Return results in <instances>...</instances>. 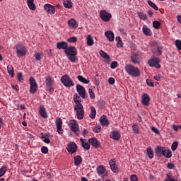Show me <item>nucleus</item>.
<instances>
[{"label":"nucleus","instance_id":"nucleus-1","mask_svg":"<svg viewBox=\"0 0 181 181\" xmlns=\"http://www.w3.org/2000/svg\"><path fill=\"white\" fill-rule=\"evenodd\" d=\"M64 53L66 54L68 60L71 62V63H76L78 60V58H77V48L76 47H67L66 50H64Z\"/></svg>","mask_w":181,"mask_h":181},{"label":"nucleus","instance_id":"nucleus-2","mask_svg":"<svg viewBox=\"0 0 181 181\" xmlns=\"http://www.w3.org/2000/svg\"><path fill=\"white\" fill-rule=\"evenodd\" d=\"M125 71L127 74H129L132 77H139L141 76V71L139 69L131 64H127L125 66Z\"/></svg>","mask_w":181,"mask_h":181},{"label":"nucleus","instance_id":"nucleus-3","mask_svg":"<svg viewBox=\"0 0 181 181\" xmlns=\"http://www.w3.org/2000/svg\"><path fill=\"white\" fill-rule=\"evenodd\" d=\"M61 83H62L64 87H68L69 88L70 87H74V82L68 74H65L61 77Z\"/></svg>","mask_w":181,"mask_h":181},{"label":"nucleus","instance_id":"nucleus-4","mask_svg":"<svg viewBox=\"0 0 181 181\" xmlns=\"http://www.w3.org/2000/svg\"><path fill=\"white\" fill-rule=\"evenodd\" d=\"M16 50L18 57H22L26 54V47L23 46L21 42L16 45Z\"/></svg>","mask_w":181,"mask_h":181},{"label":"nucleus","instance_id":"nucleus-5","mask_svg":"<svg viewBox=\"0 0 181 181\" xmlns=\"http://www.w3.org/2000/svg\"><path fill=\"white\" fill-rule=\"evenodd\" d=\"M53 78L50 76L45 77L46 89L49 93H53L54 89L53 88Z\"/></svg>","mask_w":181,"mask_h":181},{"label":"nucleus","instance_id":"nucleus-6","mask_svg":"<svg viewBox=\"0 0 181 181\" xmlns=\"http://www.w3.org/2000/svg\"><path fill=\"white\" fill-rule=\"evenodd\" d=\"M69 127L71 128V131L74 132L76 135H80V132L78 131V123H77V121L74 119L70 120Z\"/></svg>","mask_w":181,"mask_h":181},{"label":"nucleus","instance_id":"nucleus-7","mask_svg":"<svg viewBox=\"0 0 181 181\" xmlns=\"http://www.w3.org/2000/svg\"><path fill=\"white\" fill-rule=\"evenodd\" d=\"M29 81L30 85V93L35 94V93L37 91V82H36V79L32 76L30 77Z\"/></svg>","mask_w":181,"mask_h":181},{"label":"nucleus","instance_id":"nucleus-8","mask_svg":"<svg viewBox=\"0 0 181 181\" xmlns=\"http://www.w3.org/2000/svg\"><path fill=\"white\" fill-rule=\"evenodd\" d=\"M100 18L103 21V22H110L111 18H112V15L107 12L105 10H101L100 11Z\"/></svg>","mask_w":181,"mask_h":181},{"label":"nucleus","instance_id":"nucleus-9","mask_svg":"<svg viewBox=\"0 0 181 181\" xmlns=\"http://www.w3.org/2000/svg\"><path fill=\"white\" fill-rule=\"evenodd\" d=\"M96 170L98 176H100L101 177H107V176H108V171H107V169L104 165L98 166Z\"/></svg>","mask_w":181,"mask_h":181},{"label":"nucleus","instance_id":"nucleus-10","mask_svg":"<svg viewBox=\"0 0 181 181\" xmlns=\"http://www.w3.org/2000/svg\"><path fill=\"white\" fill-rule=\"evenodd\" d=\"M76 91L78 94H79L80 97L83 98V100H86L87 98L86 93V88L84 86L77 84L76 85Z\"/></svg>","mask_w":181,"mask_h":181},{"label":"nucleus","instance_id":"nucleus-11","mask_svg":"<svg viewBox=\"0 0 181 181\" xmlns=\"http://www.w3.org/2000/svg\"><path fill=\"white\" fill-rule=\"evenodd\" d=\"M160 59L158 57H153L151 59H149L148 63L151 67H156V69H160V64L159 62Z\"/></svg>","mask_w":181,"mask_h":181},{"label":"nucleus","instance_id":"nucleus-12","mask_svg":"<svg viewBox=\"0 0 181 181\" xmlns=\"http://www.w3.org/2000/svg\"><path fill=\"white\" fill-rule=\"evenodd\" d=\"M66 151L71 155H73V153H76V152H77V144H76L75 142L69 143L66 146Z\"/></svg>","mask_w":181,"mask_h":181},{"label":"nucleus","instance_id":"nucleus-13","mask_svg":"<svg viewBox=\"0 0 181 181\" xmlns=\"http://www.w3.org/2000/svg\"><path fill=\"white\" fill-rule=\"evenodd\" d=\"M74 110L76 111V115L78 119H83L84 118V107L83 105L81 107L78 106H74Z\"/></svg>","mask_w":181,"mask_h":181},{"label":"nucleus","instance_id":"nucleus-14","mask_svg":"<svg viewBox=\"0 0 181 181\" xmlns=\"http://www.w3.org/2000/svg\"><path fill=\"white\" fill-rule=\"evenodd\" d=\"M109 165L113 173H118V172H119V170L118 169V166H117V164H115V158L111 159L109 161Z\"/></svg>","mask_w":181,"mask_h":181},{"label":"nucleus","instance_id":"nucleus-15","mask_svg":"<svg viewBox=\"0 0 181 181\" xmlns=\"http://www.w3.org/2000/svg\"><path fill=\"white\" fill-rule=\"evenodd\" d=\"M149 101H151V97L147 93H144L141 97V103L143 105L148 107L149 105Z\"/></svg>","mask_w":181,"mask_h":181},{"label":"nucleus","instance_id":"nucleus-16","mask_svg":"<svg viewBox=\"0 0 181 181\" xmlns=\"http://www.w3.org/2000/svg\"><path fill=\"white\" fill-rule=\"evenodd\" d=\"M55 124L57 125V131L58 134H63V129H62L63 120H62V118H57Z\"/></svg>","mask_w":181,"mask_h":181},{"label":"nucleus","instance_id":"nucleus-17","mask_svg":"<svg viewBox=\"0 0 181 181\" xmlns=\"http://www.w3.org/2000/svg\"><path fill=\"white\" fill-rule=\"evenodd\" d=\"M44 8L47 13H49V15H54V13L56 12L54 6H52L51 4H45L44 6Z\"/></svg>","mask_w":181,"mask_h":181},{"label":"nucleus","instance_id":"nucleus-18","mask_svg":"<svg viewBox=\"0 0 181 181\" xmlns=\"http://www.w3.org/2000/svg\"><path fill=\"white\" fill-rule=\"evenodd\" d=\"M165 147H162V146H157L155 149L156 151V155L158 157L160 158L162 156H163V154L165 153Z\"/></svg>","mask_w":181,"mask_h":181},{"label":"nucleus","instance_id":"nucleus-19","mask_svg":"<svg viewBox=\"0 0 181 181\" xmlns=\"http://www.w3.org/2000/svg\"><path fill=\"white\" fill-rule=\"evenodd\" d=\"M110 137L115 141H119L121 139V133L117 130L112 131Z\"/></svg>","mask_w":181,"mask_h":181},{"label":"nucleus","instance_id":"nucleus-20","mask_svg":"<svg viewBox=\"0 0 181 181\" xmlns=\"http://www.w3.org/2000/svg\"><path fill=\"white\" fill-rule=\"evenodd\" d=\"M100 123L103 127H108V125H110V122L105 115H102L100 117Z\"/></svg>","mask_w":181,"mask_h":181},{"label":"nucleus","instance_id":"nucleus-21","mask_svg":"<svg viewBox=\"0 0 181 181\" xmlns=\"http://www.w3.org/2000/svg\"><path fill=\"white\" fill-rule=\"evenodd\" d=\"M39 114L42 118H47L49 115H47V112H46V108L44 105H41L39 109Z\"/></svg>","mask_w":181,"mask_h":181},{"label":"nucleus","instance_id":"nucleus-22","mask_svg":"<svg viewBox=\"0 0 181 181\" xmlns=\"http://www.w3.org/2000/svg\"><path fill=\"white\" fill-rule=\"evenodd\" d=\"M74 101L76 104L75 107H78V108H80L83 105L81 104V96H78L77 94H75L74 95Z\"/></svg>","mask_w":181,"mask_h":181},{"label":"nucleus","instance_id":"nucleus-23","mask_svg":"<svg viewBox=\"0 0 181 181\" xmlns=\"http://www.w3.org/2000/svg\"><path fill=\"white\" fill-rule=\"evenodd\" d=\"M105 36H106V37L109 40V42H114V40L115 39L114 33H112V31H111V30L106 31L105 33Z\"/></svg>","mask_w":181,"mask_h":181},{"label":"nucleus","instance_id":"nucleus-24","mask_svg":"<svg viewBox=\"0 0 181 181\" xmlns=\"http://www.w3.org/2000/svg\"><path fill=\"white\" fill-rule=\"evenodd\" d=\"M89 143L90 144V145H92V146H93V148H100L101 145L100 144V141H98L95 137L90 139Z\"/></svg>","mask_w":181,"mask_h":181},{"label":"nucleus","instance_id":"nucleus-25","mask_svg":"<svg viewBox=\"0 0 181 181\" xmlns=\"http://www.w3.org/2000/svg\"><path fill=\"white\" fill-rule=\"evenodd\" d=\"M57 47L59 49V50H62V49L66 50V49L69 47V45L64 41L59 42L57 43Z\"/></svg>","mask_w":181,"mask_h":181},{"label":"nucleus","instance_id":"nucleus-26","mask_svg":"<svg viewBox=\"0 0 181 181\" xmlns=\"http://www.w3.org/2000/svg\"><path fill=\"white\" fill-rule=\"evenodd\" d=\"M68 25L69 28H71V29H76L78 26L77 21L74 18H71L68 21Z\"/></svg>","mask_w":181,"mask_h":181},{"label":"nucleus","instance_id":"nucleus-27","mask_svg":"<svg viewBox=\"0 0 181 181\" xmlns=\"http://www.w3.org/2000/svg\"><path fill=\"white\" fill-rule=\"evenodd\" d=\"M80 141L81 142V146L83 148V149L88 151V149H90V144L88 143V141L83 138H81Z\"/></svg>","mask_w":181,"mask_h":181},{"label":"nucleus","instance_id":"nucleus-28","mask_svg":"<svg viewBox=\"0 0 181 181\" xmlns=\"http://www.w3.org/2000/svg\"><path fill=\"white\" fill-rule=\"evenodd\" d=\"M142 31L146 36H152V30H151V28H148L146 25L143 26Z\"/></svg>","mask_w":181,"mask_h":181},{"label":"nucleus","instance_id":"nucleus-29","mask_svg":"<svg viewBox=\"0 0 181 181\" xmlns=\"http://www.w3.org/2000/svg\"><path fill=\"white\" fill-rule=\"evenodd\" d=\"M131 60L134 64H139V55H138V54H133L131 56Z\"/></svg>","mask_w":181,"mask_h":181},{"label":"nucleus","instance_id":"nucleus-30","mask_svg":"<svg viewBox=\"0 0 181 181\" xmlns=\"http://www.w3.org/2000/svg\"><path fill=\"white\" fill-rule=\"evenodd\" d=\"M75 166H80L83 162V158L80 156H76L74 158Z\"/></svg>","mask_w":181,"mask_h":181},{"label":"nucleus","instance_id":"nucleus-31","mask_svg":"<svg viewBox=\"0 0 181 181\" xmlns=\"http://www.w3.org/2000/svg\"><path fill=\"white\" fill-rule=\"evenodd\" d=\"M99 54L101 56V57L105 59V60H107V62H111V57H110V55H108V54H107L105 52L100 50L99 52Z\"/></svg>","mask_w":181,"mask_h":181},{"label":"nucleus","instance_id":"nucleus-32","mask_svg":"<svg viewBox=\"0 0 181 181\" xmlns=\"http://www.w3.org/2000/svg\"><path fill=\"white\" fill-rule=\"evenodd\" d=\"M33 2H35V0H27V5L31 11H35L36 9V6Z\"/></svg>","mask_w":181,"mask_h":181},{"label":"nucleus","instance_id":"nucleus-33","mask_svg":"<svg viewBox=\"0 0 181 181\" xmlns=\"http://www.w3.org/2000/svg\"><path fill=\"white\" fill-rule=\"evenodd\" d=\"M64 6L68 9H71L73 8V2H71V0H64Z\"/></svg>","mask_w":181,"mask_h":181},{"label":"nucleus","instance_id":"nucleus-34","mask_svg":"<svg viewBox=\"0 0 181 181\" xmlns=\"http://www.w3.org/2000/svg\"><path fill=\"white\" fill-rule=\"evenodd\" d=\"M7 71L11 77L15 76V71L13 70V66H12V65L9 64L7 66Z\"/></svg>","mask_w":181,"mask_h":181},{"label":"nucleus","instance_id":"nucleus-35","mask_svg":"<svg viewBox=\"0 0 181 181\" xmlns=\"http://www.w3.org/2000/svg\"><path fill=\"white\" fill-rule=\"evenodd\" d=\"M77 78L81 83H83L84 84H88L90 83V80L84 78L83 76L79 75L77 76Z\"/></svg>","mask_w":181,"mask_h":181},{"label":"nucleus","instance_id":"nucleus-36","mask_svg":"<svg viewBox=\"0 0 181 181\" xmlns=\"http://www.w3.org/2000/svg\"><path fill=\"white\" fill-rule=\"evenodd\" d=\"M90 111L91 112L89 115L90 118L91 119L95 118V115H97V110H95V107H94L93 106H91Z\"/></svg>","mask_w":181,"mask_h":181},{"label":"nucleus","instance_id":"nucleus-37","mask_svg":"<svg viewBox=\"0 0 181 181\" xmlns=\"http://www.w3.org/2000/svg\"><path fill=\"white\" fill-rule=\"evenodd\" d=\"M86 40L88 46H93V45H94V39H93V36L88 35L86 37Z\"/></svg>","mask_w":181,"mask_h":181},{"label":"nucleus","instance_id":"nucleus-38","mask_svg":"<svg viewBox=\"0 0 181 181\" xmlns=\"http://www.w3.org/2000/svg\"><path fill=\"white\" fill-rule=\"evenodd\" d=\"M163 156H165V158H172V151L168 148H165L164 154Z\"/></svg>","mask_w":181,"mask_h":181},{"label":"nucleus","instance_id":"nucleus-39","mask_svg":"<svg viewBox=\"0 0 181 181\" xmlns=\"http://www.w3.org/2000/svg\"><path fill=\"white\" fill-rule=\"evenodd\" d=\"M116 41L117 42V47L119 48H121L124 46V43L122 42V40H121V37H116Z\"/></svg>","mask_w":181,"mask_h":181},{"label":"nucleus","instance_id":"nucleus-40","mask_svg":"<svg viewBox=\"0 0 181 181\" xmlns=\"http://www.w3.org/2000/svg\"><path fill=\"white\" fill-rule=\"evenodd\" d=\"M147 155L150 159L153 158V151H152V147L149 146L147 148Z\"/></svg>","mask_w":181,"mask_h":181},{"label":"nucleus","instance_id":"nucleus-41","mask_svg":"<svg viewBox=\"0 0 181 181\" xmlns=\"http://www.w3.org/2000/svg\"><path fill=\"white\" fill-rule=\"evenodd\" d=\"M6 170H8V168L5 165H3L0 168V177H2V176H4V175H5V173H6Z\"/></svg>","mask_w":181,"mask_h":181},{"label":"nucleus","instance_id":"nucleus-42","mask_svg":"<svg viewBox=\"0 0 181 181\" xmlns=\"http://www.w3.org/2000/svg\"><path fill=\"white\" fill-rule=\"evenodd\" d=\"M148 4L149 5V6L153 8V9H154L155 11H159V8H158V6H156V4L152 2V1H148Z\"/></svg>","mask_w":181,"mask_h":181},{"label":"nucleus","instance_id":"nucleus-43","mask_svg":"<svg viewBox=\"0 0 181 181\" xmlns=\"http://www.w3.org/2000/svg\"><path fill=\"white\" fill-rule=\"evenodd\" d=\"M137 14H138V16L140 19H142L143 21H146V19L148 18L146 16V14H145L142 12H138Z\"/></svg>","mask_w":181,"mask_h":181},{"label":"nucleus","instance_id":"nucleus-44","mask_svg":"<svg viewBox=\"0 0 181 181\" xmlns=\"http://www.w3.org/2000/svg\"><path fill=\"white\" fill-rule=\"evenodd\" d=\"M134 134H139V127H138V124H134L132 127Z\"/></svg>","mask_w":181,"mask_h":181},{"label":"nucleus","instance_id":"nucleus-45","mask_svg":"<svg viewBox=\"0 0 181 181\" xmlns=\"http://www.w3.org/2000/svg\"><path fill=\"white\" fill-rule=\"evenodd\" d=\"M153 26L155 29H160V22L155 21L153 22Z\"/></svg>","mask_w":181,"mask_h":181},{"label":"nucleus","instance_id":"nucleus-46","mask_svg":"<svg viewBox=\"0 0 181 181\" xmlns=\"http://www.w3.org/2000/svg\"><path fill=\"white\" fill-rule=\"evenodd\" d=\"M179 143L177 141H174L171 146L172 151H176L177 149V146Z\"/></svg>","mask_w":181,"mask_h":181},{"label":"nucleus","instance_id":"nucleus-47","mask_svg":"<svg viewBox=\"0 0 181 181\" xmlns=\"http://www.w3.org/2000/svg\"><path fill=\"white\" fill-rule=\"evenodd\" d=\"M88 93L91 100H94V98H95V94H94V92H93V89L89 88Z\"/></svg>","mask_w":181,"mask_h":181},{"label":"nucleus","instance_id":"nucleus-48","mask_svg":"<svg viewBox=\"0 0 181 181\" xmlns=\"http://www.w3.org/2000/svg\"><path fill=\"white\" fill-rule=\"evenodd\" d=\"M175 45L178 50H181V40H177L175 41Z\"/></svg>","mask_w":181,"mask_h":181},{"label":"nucleus","instance_id":"nucleus-49","mask_svg":"<svg viewBox=\"0 0 181 181\" xmlns=\"http://www.w3.org/2000/svg\"><path fill=\"white\" fill-rule=\"evenodd\" d=\"M146 84H147V86H149L150 87L155 86V83L151 79H146Z\"/></svg>","mask_w":181,"mask_h":181},{"label":"nucleus","instance_id":"nucleus-50","mask_svg":"<svg viewBox=\"0 0 181 181\" xmlns=\"http://www.w3.org/2000/svg\"><path fill=\"white\" fill-rule=\"evenodd\" d=\"M34 56H35L36 60H38V62H40L42 60V54L37 52L35 54Z\"/></svg>","mask_w":181,"mask_h":181},{"label":"nucleus","instance_id":"nucleus-51","mask_svg":"<svg viewBox=\"0 0 181 181\" xmlns=\"http://www.w3.org/2000/svg\"><path fill=\"white\" fill-rule=\"evenodd\" d=\"M164 181H179V180H175L170 177V174H167V178Z\"/></svg>","mask_w":181,"mask_h":181},{"label":"nucleus","instance_id":"nucleus-52","mask_svg":"<svg viewBox=\"0 0 181 181\" xmlns=\"http://www.w3.org/2000/svg\"><path fill=\"white\" fill-rule=\"evenodd\" d=\"M41 152L45 154L48 153L49 148L47 146H42L41 148Z\"/></svg>","mask_w":181,"mask_h":181},{"label":"nucleus","instance_id":"nucleus-53","mask_svg":"<svg viewBox=\"0 0 181 181\" xmlns=\"http://www.w3.org/2000/svg\"><path fill=\"white\" fill-rule=\"evenodd\" d=\"M68 42L69 43H76L77 42V37H72L68 39Z\"/></svg>","mask_w":181,"mask_h":181},{"label":"nucleus","instance_id":"nucleus-54","mask_svg":"<svg viewBox=\"0 0 181 181\" xmlns=\"http://www.w3.org/2000/svg\"><path fill=\"white\" fill-rule=\"evenodd\" d=\"M18 80L20 81V83L23 81V74H22L21 72L18 74Z\"/></svg>","mask_w":181,"mask_h":181},{"label":"nucleus","instance_id":"nucleus-55","mask_svg":"<svg viewBox=\"0 0 181 181\" xmlns=\"http://www.w3.org/2000/svg\"><path fill=\"white\" fill-rule=\"evenodd\" d=\"M117 66H118V62L117 61H114L110 64V69H116Z\"/></svg>","mask_w":181,"mask_h":181},{"label":"nucleus","instance_id":"nucleus-56","mask_svg":"<svg viewBox=\"0 0 181 181\" xmlns=\"http://www.w3.org/2000/svg\"><path fill=\"white\" fill-rule=\"evenodd\" d=\"M151 131L154 132V134H156L157 135H159L160 134V132H159V129H158L156 127H152L151 128Z\"/></svg>","mask_w":181,"mask_h":181},{"label":"nucleus","instance_id":"nucleus-57","mask_svg":"<svg viewBox=\"0 0 181 181\" xmlns=\"http://www.w3.org/2000/svg\"><path fill=\"white\" fill-rule=\"evenodd\" d=\"M108 83H109V84H112V85L115 84V78H114L112 77L109 78Z\"/></svg>","mask_w":181,"mask_h":181},{"label":"nucleus","instance_id":"nucleus-58","mask_svg":"<svg viewBox=\"0 0 181 181\" xmlns=\"http://www.w3.org/2000/svg\"><path fill=\"white\" fill-rule=\"evenodd\" d=\"M172 128L174 131H175V132H177V131H179V129H180V126H177V125H175L173 124L172 126Z\"/></svg>","mask_w":181,"mask_h":181},{"label":"nucleus","instance_id":"nucleus-59","mask_svg":"<svg viewBox=\"0 0 181 181\" xmlns=\"http://www.w3.org/2000/svg\"><path fill=\"white\" fill-rule=\"evenodd\" d=\"M94 132L98 133L100 131H101V126H97L93 128Z\"/></svg>","mask_w":181,"mask_h":181},{"label":"nucleus","instance_id":"nucleus-60","mask_svg":"<svg viewBox=\"0 0 181 181\" xmlns=\"http://www.w3.org/2000/svg\"><path fill=\"white\" fill-rule=\"evenodd\" d=\"M41 135V138H50V133H42Z\"/></svg>","mask_w":181,"mask_h":181},{"label":"nucleus","instance_id":"nucleus-61","mask_svg":"<svg viewBox=\"0 0 181 181\" xmlns=\"http://www.w3.org/2000/svg\"><path fill=\"white\" fill-rule=\"evenodd\" d=\"M131 181H138V177L136 175H132L130 177Z\"/></svg>","mask_w":181,"mask_h":181},{"label":"nucleus","instance_id":"nucleus-62","mask_svg":"<svg viewBox=\"0 0 181 181\" xmlns=\"http://www.w3.org/2000/svg\"><path fill=\"white\" fill-rule=\"evenodd\" d=\"M167 167L168 169H173L175 168V164L170 163L168 164Z\"/></svg>","mask_w":181,"mask_h":181},{"label":"nucleus","instance_id":"nucleus-63","mask_svg":"<svg viewBox=\"0 0 181 181\" xmlns=\"http://www.w3.org/2000/svg\"><path fill=\"white\" fill-rule=\"evenodd\" d=\"M43 139V142H45V144H50V139L49 138H42Z\"/></svg>","mask_w":181,"mask_h":181},{"label":"nucleus","instance_id":"nucleus-64","mask_svg":"<svg viewBox=\"0 0 181 181\" xmlns=\"http://www.w3.org/2000/svg\"><path fill=\"white\" fill-rule=\"evenodd\" d=\"M154 78L157 81H160V75L158 74V75H156L154 76Z\"/></svg>","mask_w":181,"mask_h":181}]
</instances>
